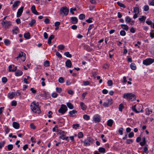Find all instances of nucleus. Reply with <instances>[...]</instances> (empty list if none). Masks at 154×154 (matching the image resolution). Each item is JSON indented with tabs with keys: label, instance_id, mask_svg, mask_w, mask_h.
Masks as SVG:
<instances>
[{
	"label": "nucleus",
	"instance_id": "obj_1",
	"mask_svg": "<svg viewBox=\"0 0 154 154\" xmlns=\"http://www.w3.org/2000/svg\"><path fill=\"white\" fill-rule=\"evenodd\" d=\"M123 97L128 100L133 101L135 100L136 97L132 93H125L123 94Z\"/></svg>",
	"mask_w": 154,
	"mask_h": 154
},
{
	"label": "nucleus",
	"instance_id": "obj_2",
	"mask_svg": "<svg viewBox=\"0 0 154 154\" xmlns=\"http://www.w3.org/2000/svg\"><path fill=\"white\" fill-rule=\"evenodd\" d=\"M81 142L84 143V146H89L91 144H92L94 142V140L90 137H88L84 141L81 140Z\"/></svg>",
	"mask_w": 154,
	"mask_h": 154
},
{
	"label": "nucleus",
	"instance_id": "obj_3",
	"mask_svg": "<svg viewBox=\"0 0 154 154\" xmlns=\"http://www.w3.org/2000/svg\"><path fill=\"white\" fill-rule=\"evenodd\" d=\"M31 108L33 112L35 113H38L40 112V108L38 105H36L34 103H32L30 105Z\"/></svg>",
	"mask_w": 154,
	"mask_h": 154
},
{
	"label": "nucleus",
	"instance_id": "obj_4",
	"mask_svg": "<svg viewBox=\"0 0 154 154\" xmlns=\"http://www.w3.org/2000/svg\"><path fill=\"white\" fill-rule=\"evenodd\" d=\"M25 56V54L24 53L20 51L19 53L18 56L16 57L15 58L17 60H18L20 58L22 61H24L26 60Z\"/></svg>",
	"mask_w": 154,
	"mask_h": 154
},
{
	"label": "nucleus",
	"instance_id": "obj_5",
	"mask_svg": "<svg viewBox=\"0 0 154 154\" xmlns=\"http://www.w3.org/2000/svg\"><path fill=\"white\" fill-rule=\"evenodd\" d=\"M154 62V59L151 58H147L143 61V64L146 65H149Z\"/></svg>",
	"mask_w": 154,
	"mask_h": 154
},
{
	"label": "nucleus",
	"instance_id": "obj_6",
	"mask_svg": "<svg viewBox=\"0 0 154 154\" xmlns=\"http://www.w3.org/2000/svg\"><path fill=\"white\" fill-rule=\"evenodd\" d=\"M69 11V9L66 7H63L61 8L60 10V14H62L63 13L65 15H67Z\"/></svg>",
	"mask_w": 154,
	"mask_h": 154
},
{
	"label": "nucleus",
	"instance_id": "obj_7",
	"mask_svg": "<svg viewBox=\"0 0 154 154\" xmlns=\"http://www.w3.org/2000/svg\"><path fill=\"white\" fill-rule=\"evenodd\" d=\"M67 108L66 106L65 105L62 104L58 110V112L60 113L63 114L67 111Z\"/></svg>",
	"mask_w": 154,
	"mask_h": 154
},
{
	"label": "nucleus",
	"instance_id": "obj_8",
	"mask_svg": "<svg viewBox=\"0 0 154 154\" xmlns=\"http://www.w3.org/2000/svg\"><path fill=\"white\" fill-rule=\"evenodd\" d=\"M1 24L5 28H7L11 25V22L9 21H2Z\"/></svg>",
	"mask_w": 154,
	"mask_h": 154
},
{
	"label": "nucleus",
	"instance_id": "obj_9",
	"mask_svg": "<svg viewBox=\"0 0 154 154\" xmlns=\"http://www.w3.org/2000/svg\"><path fill=\"white\" fill-rule=\"evenodd\" d=\"M93 120L95 122H98L100 121L101 118L99 115L98 114H96L94 116Z\"/></svg>",
	"mask_w": 154,
	"mask_h": 154
},
{
	"label": "nucleus",
	"instance_id": "obj_10",
	"mask_svg": "<svg viewBox=\"0 0 154 154\" xmlns=\"http://www.w3.org/2000/svg\"><path fill=\"white\" fill-rule=\"evenodd\" d=\"M112 99H107V101L106 102H104L103 104V105L104 107H108L109 105H111L112 104Z\"/></svg>",
	"mask_w": 154,
	"mask_h": 154
},
{
	"label": "nucleus",
	"instance_id": "obj_11",
	"mask_svg": "<svg viewBox=\"0 0 154 154\" xmlns=\"http://www.w3.org/2000/svg\"><path fill=\"white\" fill-rule=\"evenodd\" d=\"M9 71L10 72H14L17 69L16 66H15L14 65H11L8 66Z\"/></svg>",
	"mask_w": 154,
	"mask_h": 154
},
{
	"label": "nucleus",
	"instance_id": "obj_12",
	"mask_svg": "<svg viewBox=\"0 0 154 154\" xmlns=\"http://www.w3.org/2000/svg\"><path fill=\"white\" fill-rule=\"evenodd\" d=\"M23 7H22L18 10L17 14V17H19L21 15L23 12Z\"/></svg>",
	"mask_w": 154,
	"mask_h": 154
},
{
	"label": "nucleus",
	"instance_id": "obj_13",
	"mask_svg": "<svg viewBox=\"0 0 154 154\" xmlns=\"http://www.w3.org/2000/svg\"><path fill=\"white\" fill-rule=\"evenodd\" d=\"M71 22L72 24H76L78 22V19L76 17H72L70 18Z\"/></svg>",
	"mask_w": 154,
	"mask_h": 154
},
{
	"label": "nucleus",
	"instance_id": "obj_14",
	"mask_svg": "<svg viewBox=\"0 0 154 154\" xmlns=\"http://www.w3.org/2000/svg\"><path fill=\"white\" fill-rule=\"evenodd\" d=\"M20 1H17L13 5V10L14 11L16 9L17 7L18 6L19 3H20Z\"/></svg>",
	"mask_w": 154,
	"mask_h": 154
},
{
	"label": "nucleus",
	"instance_id": "obj_15",
	"mask_svg": "<svg viewBox=\"0 0 154 154\" xmlns=\"http://www.w3.org/2000/svg\"><path fill=\"white\" fill-rule=\"evenodd\" d=\"M66 66L68 68H70L72 66V63L70 60H68L66 62Z\"/></svg>",
	"mask_w": 154,
	"mask_h": 154
},
{
	"label": "nucleus",
	"instance_id": "obj_16",
	"mask_svg": "<svg viewBox=\"0 0 154 154\" xmlns=\"http://www.w3.org/2000/svg\"><path fill=\"white\" fill-rule=\"evenodd\" d=\"M31 11L32 12L36 15H38V12L35 9V8L34 5H33L31 7Z\"/></svg>",
	"mask_w": 154,
	"mask_h": 154
},
{
	"label": "nucleus",
	"instance_id": "obj_17",
	"mask_svg": "<svg viewBox=\"0 0 154 154\" xmlns=\"http://www.w3.org/2000/svg\"><path fill=\"white\" fill-rule=\"evenodd\" d=\"M13 126L14 128L18 129L19 128L20 125L18 123L16 122H14L13 123Z\"/></svg>",
	"mask_w": 154,
	"mask_h": 154
},
{
	"label": "nucleus",
	"instance_id": "obj_18",
	"mask_svg": "<svg viewBox=\"0 0 154 154\" xmlns=\"http://www.w3.org/2000/svg\"><path fill=\"white\" fill-rule=\"evenodd\" d=\"M23 74L22 72L20 70H18L15 73V75L16 76H18L21 75Z\"/></svg>",
	"mask_w": 154,
	"mask_h": 154
},
{
	"label": "nucleus",
	"instance_id": "obj_19",
	"mask_svg": "<svg viewBox=\"0 0 154 154\" xmlns=\"http://www.w3.org/2000/svg\"><path fill=\"white\" fill-rule=\"evenodd\" d=\"M76 113H77V111L73 110L72 111H70L69 112V114L70 116L73 117L74 116L73 114Z\"/></svg>",
	"mask_w": 154,
	"mask_h": 154
},
{
	"label": "nucleus",
	"instance_id": "obj_20",
	"mask_svg": "<svg viewBox=\"0 0 154 154\" xmlns=\"http://www.w3.org/2000/svg\"><path fill=\"white\" fill-rule=\"evenodd\" d=\"M80 106L81 109L83 110H85L87 108V106L83 102H81L80 103Z\"/></svg>",
	"mask_w": 154,
	"mask_h": 154
},
{
	"label": "nucleus",
	"instance_id": "obj_21",
	"mask_svg": "<svg viewBox=\"0 0 154 154\" xmlns=\"http://www.w3.org/2000/svg\"><path fill=\"white\" fill-rule=\"evenodd\" d=\"M113 123V120L111 119H109L108 120L107 125L111 127Z\"/></svg>",
	"mask_w": 154,
	"mask_h": 154
},
{
	"label": "nucleus",
	"instance_id": "obj_22",
	"mask_svg": "<svg viewBox=\"0 0 154 154\" xmlns=\"http://www.w3.org/2000/svg\"><path fill=\"white\" fill-rule=\"evenodd\" d=\"M15 95V93L13 92L10 93L8 94V97L10 99H12L13 98Z\"/></svg>",
	"mask_w": 154,
	"mask_h": 154
},
{
	"label": "nucleus",
	"instance_id": "obj_23",
	"mask_svg": "<svg viewBox=\"0 0 154 154\" xmlns=\"http://www.w3.org/2000/svg\"><path fill=\"white\" fill-rule=\"evenodd\" d=\"M121 27L124 29L126 31H128V26L125 24L121 25Z\"/></svg>",
	"mask_w": 154,
	"mask_h": 154
},
{
	"label": "nucleus",
	"instance_id": "obj_24",
	"mask_svg": "<svg viewBox=\"0 0 154 154\" xmlns=\"http://www.w3.org/2000/svg\"><path fill=\"white\" fill-rule=\"evenodd\" d=\"M54 38V35H51L49 38L48 43L50 44L51 42V40Z\"/></svg>",
	"mask_w": 154,
	"mask_h": 154
},
{
	"label": "nucleus",
	"instance_id": "obj_25",
	"mask_svg": "<svg viewBox=\"0 0 154 154\" xmlns=\"http://www.w3.org/2000/svg\"><path fill=\"white\" fill-rule=\"evenodd\" d=\"M146 142L145 138V137H143L142 138V141H141V142H140V144L141 146H143L146 144Z\"/></svg>",
	"mask_w": 154,
	"mask_h": 154
},
{
	"label": "nucleus",
	"instance_id": "obj_26",
	"mask_svg": "<svg viewBox=\"0 0 154 154\" xmlns=\"http://www.w3.org/2000/svg\"><path fill=\"white\" fill-rule=\"evenodd\" d=\"M152 112L151 109H149V108H147L146 109V114L147 115H149L151 114Z\"/></svg>",
	"mask_w": 154,
	"mask_h": 154
},
{
	"label": "nucleus",
	"instance_id": "obj_27",
	"mask_svg": "<svg viewBox=\"0 0 154 154\" xmlns=\"http://www.w3.org/2000/svg\"><path fill=\"white\" fill-rule=\"evenodd\" d=\"M131 69L133 70H135L136 69V66L134 63H131L130 65Z\"/></svg>",
	"mask_w": 154,
	"mask_h": 154
},
{
	"label": "nucleus",
	"instance_id": "obj_28",
	"mask_svg": "<svg viewBox=\"0 0 154 154\" xmlns=\"http://www.w3.org/2000/svg\"><path fill=\"white\" fill-rule=\"evenodd\" d=\"M105 149L103 147H100L98 149V151L100 153H104L105 152Z\"/></svg>",
	"mask_w": 154,
	"mask_h": 154
},
{
	"label": "nucleus",
	"instance_id": "obj_29",
	"mask_svg": "<svg viewBox=\"0 0 154 154\" xmlns=\"http://www.w3.org/2000/svg\"><path fill=\"white\" fill-rule=\"evenodd\" d=\"M30 34L29 32H27L24 35V37L26 39H28L30 38Z\"/></svg>",
	"mask_w": 154,
	"mask_h": 154
},
{
	"label": "nucleus",
	"instance_id": "obj_30",
	"mask_svg": "<svg viewBox=\"0 0 154 154\" xmlns=\"http://www.w3.org/2000/svg\"><path fill=\"white\" fill-rule=\"evenodd\" d=\"M132 110L134 111L136 113H139L140 112H142V110L141 109V111H137V110L136 109V105H134V106H133L132 107Z\"/></svg>",
	"mask_w": 154,
	"mask_h": 154
},
{
	"label": "nucleus",
	"instance_id": "obj_31",
	"mask_svg": "<svg viewBox=\"0 0 154 154\" xmlns=\"http://www.w3.org/2000/svg\"><path fill=\"white\" fill-rule=\"evenodd\" d=\"M58 132V134L60 135V136L61 135H66L65 132L64 131L61 130H59V132Z\"/></svg>",
	"mask_w": 154,
	"mask_h": 154
},
{
	"label": "nucleus",
	"instance_id": "obj_32",
	"mask_svg": "<svg viewBox=\"0 0 154 154\" xmlns=\"http://www.w3.org/2000/svg\"><path fill=\"white\" fill-rule=\"evenodd\" d=\"M83 118L85 119L86 120H88L90 119L89 116L86 114L83 115Z\"/></svg>",
	"mask_w": 154,
	"mask_h": 154
},
{
	"label": "nucleus",
	"instance_id": "obj_33",
	"mask_svg": "<svg viewBox=\"0 0 154 154\" xmlns=\"http://www.w3.org/2000/svg\"><path fill=\"white\" fill-rule=\"evenodd\" d=\"M5 44L6 45H8L10 44V41L8 39H6L4 41Z\"/></svg>",
	"mask_w": 154,
	"mask_h": 154
},
{
	"label": "nucleus",
	"instance_id": "obj_34",
	"mask_svg": "<svg viewBox=\"0 0 154 154\" xmlns=\"http://www.w3.org/2000/svg\"><path fill=\"white\" fill-rule=\"evenodd\" d=\"M134 12L135 13L138 14L139 13V9L138 7H136L134 9Z\"/></svg>",
	"mask_w": 154,
	"mask_h": 154
},
{
	"label": "nucleus",
	"instance_id": "obj_35",
	"mask_svg": "<svg viewBox=\"0 0 154 154\" xmlns=\"http://www.w3.org/2000/svg\"><path fill=\"white\" fill-rule=\"evenodd\" d=\"M64 54L67 57L71 58L72 57V55L70 54L69 52H67L64 53Z\"/></svg>",
	"mask_w": 154,
	"mask_h": 154
},
{
	"label": "nucleus",
	"instance_id": "obj_36",
	"mask_svg": "<svg viewBox=\"0 0 154 154\" xmlns=\"http://www.w3.org/2000/svg\"><path fill=\"white\" fill-rule=\"evenodd\" d=\"M66 104H67V105L68 106V107L69 109H73V106L71 103H67Z\"/></svg>",
	"mask_w": 154,
	"mask_h": 154
},
{
	"label": "nucleus",
	"instance_id": "obj_37",
	"mask_svg": "<svg viewBox=\"0 0 154 154\" xmlns=\"http://www.w3.org/2000/svg\"><path fill=\"white\" fill-rule=\"evenodd\" d=\"M35 23V20L34 19H32V20L29 23V25L31 26H32Z\"/></svg>",
	"mask_w": 154,
	"mask_h": 154
},
{
	"label": "nucleus",
	"instance_id": "obj_38",
	"mask_svg": "<svg viewBox=\"0 0 154 154\" xmlns=\"http://www.w3.org/2000/svg\"><path fill=\"white\" fill-rule=\"evenodd\" d=\"M143 10L145 11H147L149 10V7L148 5H145L143 8Z\"/></svg>",
	"mask_w": 154,
	"mask_h": 154
},
{
	"label": "nucleus",
	"instance_id": "obj_39",
	"mask_svg": "<svg viewBox=\"0 0 154 154\" xmlns=\"http://www.w3.org/2000/svg\"><path fill=\"white\" fill-rule=\"evenodd\" d=\"M13 147V145L12 144H9L7 146L8 149L10 151L12 149Z\"/></svg>",
	"mask_w": 154,
	"mask_h": 154
},
{
	"label": "nucleus",
	"instance_id": "obj_40",
	"mask_svg": "<svg viewBox=\"0 0 154 154\" xmlns=\"http://www.w3.org/2000/svg\"><path fill=\"white\" fill-rule=\"evenodd\" d=\"M125 19L126 22L128 23H130L131 21V19L128 16L126 17Z\"/></svg>",
	"mask_w": 154,
	"mask_h": 154
},
{
	"label": "nucleus",
	"instance_id": "obj_41",
	"mask_svg": "<svg viewBox=\"0 0 154 154\" xmlns=\"http://www.w3.org/2000/svg\"><path fill=\"white\" fill-rule=\"evenodd\" d=\"M53 132H59V130L57 128V126L56 125L55 127L53 128Z\"/></svg>",
	"mask_w": 154,
	"mask_h": 154
},
{
	"label": "nucleus",
	"instance_id": "obj_42",
	"mask_svg": "<svg viewBox=\"0 0 154 154\" xmlns=\"http://www.w3.org/2000/svg\"><path fill=\"white\" fill-rule=\"evenodd\" d=\"M85 15L84 14H80L79 16V18L80 20H83L85 18Z\"/></svg>",
	"mask_w": 154,
	"mask_h": 154
},
{
	"label": "nucleus",
	"instance_id": "obj_43",
	"mask_svg": "<svg viewBox=\"0 0 154 154\" xmlns=\"http://www.w3.org/2000/svg\"><path fill=\"white\" fill-rule=\"evenodd\" d=\"M49 61L48 60H46L44 62V65L45 66L47 67L49 66Z\"/></svg>",
	"mask_w": 154,
	"mask_h": 154
},
{
	"label": "nucleus",
	"instance_id": "obj_44",
	"mask_svg": "<svg viewBox=\"0 0 154 154\" xmlns=\"http://www.w3.org/2000/svg\"><path fill=\"white\" fill-rule=\"evenodd\" d=\"M58 48L59 49L62 50L65 48L64 46L63 45H60L58 46Z\"/></svg>",
	"mask_w": 154,
	"mask_h": 154
},
{
	"label": "nucleus",
	"instance_id": "obj_45",
	"mask_svg": "<svg viewBox=\"0 0 154 154\" xmlns=\"http://www.w3.org/2000/svg\"><path fill=\"white\" fill-rule=\"evenodd\" d=\"M123 105L122 104H120L119 106V111L122 112V109L123 108Z\"/></svg>",
	"mask_w": 154,
	"mask_h": 154
},
{
	"label": "nucleus",
	"instance_id": "obj_46",
	"mask_svg": "<svg viewBox=\"0 0 154 154\" xmlns=\"http://www.w3.org/2000/svg\"><path fill=\"white\" fill-rule=\"evenodd\" d=\"M58 81L60 83H63L64 82L63 78L62 77H60Z\"/></svg>",
	"mask_w": 154,
	"mask_h": 154
},
{
	"label": "nucleus",
	"instance_id": "obj_47",
	"mask_svg": "<svg viewBox=\"0 0 154 154\" xmlns=\"http://www.w3.org/2000/svg\"><path fill=\"white\" fill-rule=\"evenodd\" d=\"M117 4L120 7H123V8H125V5L123 4H122L120 2H118Z\"/></svg>",
	"mask_w": 154,
	"mask_h": 154
},
{
	"label": "nucleus",
	"instance_id": "obj_48",
	"mask_svg": "<svg viewBox=\"0 0 154 154\" xmlns=\"http://www.w3.org/2000/svg\"><path fill=\"white\" fill-rule=\"evenodd\" d=\"M133 142L132 139H128L127 140L126 143L128 144L131 143Z\"/></svg>",
	"mask_w": 154,
	"mask_h": 154
},
{
	"label": "nucleus",
	"instance_id": "obj_49",
	"mask_svg": "<svg viewBox=\"0 0 154 154\" xmlns=\"http://www.w3.org/2000/svg\"><path fill=\"white\" fill-rule=\"evenodd\" d=\"M83 85L85 86L89 85L90 84V82L88 81H84L83 82Z\"/></svg>",
	"mask_w": 154,
	"mask_h": 154
},
{
	"label": "nucleus",
	"instance_id": "obj_50",
	"mask_svg": "<svg viewBox=\"0 0 154 154\" xmlns=\"http://www.w3.org/2000/svg\"><path fill=\"white\" fill-rule=\"evenodd\" d=\"M120 34L122 36H125L126 35V32L124 30H121L120 32Z\"/></svg>",
	"mask_w": 154,
	"mask_h": 154
},
{
	"label": "nucleus",
	"instance_id": "obj_51",
	"mask_svg": "<svg viewBox=\"0 0 154 154\" xmlns=\"http://www.w3.org/2000/svg\"><path fill=\"white\" fill-rule=\"evenodd\" d=\"M83 137V134L82 133L80 132L79 133L78 137L79 138H82Z\"/></svg>",
	"mask_w": 154,
	"mask_h": 154
},
{
	"label": "nucleus",
	"instance_id": "obj_52",
	"mask_svg": "<svg viewBox=\"0 0 154 154\" xmlns=\"http://www.w3.org/2000/svg\"><path fill=\"white\" fill-rule=\"evenodd\" d=\"M107 84L109 86H111L112 85V82L111 80H108L107 82Z\"/></svg>",
	"mask_w": 154,
	"mask_h": 154
},
{
	"label": "nucleus",
	"instance_id": "obj_53",
	"mask_svg": "<svg viewBox=\"0 0 154 154\" xmlns=\"http://www.w3.org/2000/svg\"><path fill=\"white\" fill-rule=\"evenodd\" d=\"M5 143V141H2L0 142V149L2 148V147L4 146Z\"/></svg>",
	"mask_w": 154,
	"mask_h": 154
},
{
	"label": "nucleus",
	"instance_id": "obj_54",
	"mask_svg": "<svg viewBox=\"0 0 154 154\" xmlns=\"http://www.w3.org/2000/svg\"><path fill=\"white\" fill-rule=\"evenodd\" d=\"M149 4L150 5L154 6V0H149Z\"/></svg>",
	"mask_w": 154,
	"mask_h": 154
},
{
	"label": "nucleus",
	"instance_id": "obj_55",
	"mask_svg": "<svg viewBox=\"0 0 154 154\" xmlns=\"http://www.w3.org/2000/svg\"><path fill=\"white\" fill-rule=\"evenodd\" d=\"M146 17L144 16H142L141 18H139V20L141 21H143L144 20L146 19Z\"/></svg>",
	"mask_w": 154,
	"mask_h": 154
},
{
	"label": "nucleus",
	"instance_id": "obj_56",
	"mask_svg": "<svg viewBox=\"0 0 154 154\" xmlns=\"http://www.w3.org/2000/svg\"><path fill=\"white\" fill-rule=\"evenodd\" d=\"M79 126V124H74L72 125V127L73 128L76 129Z\"/></svg>",
	"mask_w": 154,
	"mask_h": 154
},
{
	"label": "nucleus",
	"instance_id": "obj_57",
	"mask_svg": "<svg viewBox=\"0 0 154 154\" xmlns=\"http://www.w3.org/2000/svg\"><path fill=\"white\" fill-rule=\"evenodd\" d=\"M17 104V103L16 101H13L11 102V105L12 106H16Z\"/></svg>",
	"mask_w": 154,
	"mask_h": 154
},
{
	"label": "nucleus",
	"instance_id": "obj_58",
	"mask_svg": "<svg viewBox=\"0 0 154 154\" xmlns=\"http://www.w3.org/2000/svg\"><path fill=\"white\" fill-rule=\"evenodd\" d=\"M7 79L6 77H4L2 78V81L3 82L5 83L7 82Z\"/></svg>",
	"mask_w": 154,
	"mask_h": 154
},
{
	"label": "nucleus",
	"instance_id": "obj_59",
	"mask_svg": "<svg viewBox=\"0 0 154 154\" xmlns=\"http://www.w3.org/2000/svg\"><path fill=\"white\" fill-rule=\"evenodd\" d=\"M123 129L122 128H121L119 130V132L121 135H122L123 134Z\"/></svg>",
	"mask_w": 154,
	"mask_h": 154
},
{
	"label": "nucleus",
	"instance_id": "obj_60",
	"mask_svg": "<svg viewBox=\"0 0 154 154\" xmlns=\"http://www.w3.org/2000/svg\"><path fill=\"white\" fill-rule=\"evenodd\" d=\"M104 135L102 134L101 136V137L103 141L104 142H106V140L105 139H104Z\"/></svg>",
	"mask_w": 154,
	"mask_h": 154
},
{
	"label": "nucleus",
	"instance_id": "obj_61",
	"mask_svg": "<svg viewBox=\"0 0 154 154\" xmlns=\"http://www.w3.org/2000/svg\"><path fill=\"white\" fill-rule=\"evenodd\" d=\"M94 27L93 25V24H91L89 25V26L88 27V32L89 31L91 30L92 28H93Z\"/></svg>",
	"mask_w": 154,
	"mask_h": 154
},
{
	"label": "nucleus",
	"instance_id": "obj_62",
	"mask_svg": "<svg viewBox=\"0 0 154 154\" xmlns=\"http://www.w3.org/2000/svg\"><path fill=\"white\" fill-rule=\"evenodd\" d=\"M56 90L57 91V92L59 93L61 92L62 91L61 88H58V87L56 88Z\"/></svg>",
	"mask_w": 154,
	"mask_h": 154
},
{
	"label": "nucleus",
	"instance_id": "obj_63",
	"mask_svg": "<svg viewBox=\"0 0 154 154\" xmlns=\"http://www.w3.org/2000/svg\"><path fill=\"white\" fill-rule=\"evenodd\" d=\"M134 136V133L133 132L130 133L128 134V137L131 138L133 137Z\"/></svg>",
	"mask_w": 154,
	"mask_h": 154
},
{
	"label": "nucleus",
	"instance_id": "obj_64",
	"mask_svg": "<svg viewBox=\"0 0 154 154\" xmlns=\"http://www.w3.org/2000/svg\"><path fill=\"white\" fill-rule=\"evenodd\" d=\"M44 22L46 24H48L49 23L50 20L48 18H46L44 20Z\"/></svg>",
	"mask_w": 154,
	"mask_h": 154
}]
</instances>
